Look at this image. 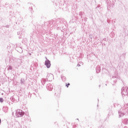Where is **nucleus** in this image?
<instances>
[{"label":"nucleus","mask_w":128,"mask_h":128,"mask_svg":"<svg viewBox=\"0 0 128 128\" xmlns=\"http://www.w3.org/2000/svg\"><path fill=\"white\" fill-rule=\"evenodd\" d=\"M45 64L47 66V68H50V60H47L45 62Z\"/></svg>","instance_id":"2"},{"label":"nucleus","mask_w":128,"mask_h":128,"mask_svg":"<svg viewBox=\"0 0 128 128\" xmlns=\"http://www.w3.org/2000/svg\"><path fill=\"white\" fill-rule=\"evenodd\" d=\"M0 102H4V99H2V98H0Z\"/></svg>","instance_id":"3"},{"label":"nucleus","mask_w":128,"mask_h":128,"mask_svg":"<svg viewBox=\"0 0 128 128\" xmlns=\"http://www.w3.org/2000/svg\"><path fill=\"white\" fill-rule=\"evenodd\" d=\"M16 114L18 116H24V112H23L20 110H17Z\"/></svg>","instance_id":"1"},{"label":"nucleus","mask_w":128,"mask_h":128,"mask_svg":"<svg viewBox=\"0 0 128 128\" xmlns=\"http://www.w3.org/2000/svg\"><path fill=\"white\" fill-rule=\"evenodd\" d=\"M2 122V120L0 119V124Z\"/></svg>","instance_id":"5"},{"label":"nucleus","mask_w":128,"mask_h":128,"mask_svg":"<svg viewBox=\"0 0 128 128\" xmlns=\"http://www.w3.org/2000/svg\"><path fill=\"white\" fill-rule=\"evenodd\" d=\"M70 83H68V84H66V86L67 88H68V86H70Z\"/></svg>","instance_id":"4"}]
</instances>
